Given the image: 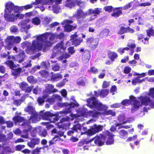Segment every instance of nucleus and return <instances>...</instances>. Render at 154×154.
<instances>
[{"mask_svg": "<svg viewBox=\"0 0 154 154\" xmlns=\"http://www.w3.org/2000/svg\"><path fill=\"white\" fill-rule=\"evenodd\" d=\"M121 104L124 106H127L131 104L130 100L128 99H125L121 102Z\"/></svg>", "mask_w": 154, "mask_h": 154, "instance_id": "49", "label": "nucleus"}, {"mask_svg": "<svg viewBox=\"0 0 154 154\" xmlns=\"http://www.w3.org/2000/svg\"><path fill=\"white\" fill-rule=\"evenodd\" d=\"M137 135H135L133 137H130L128 138L126 140L127 142H129L132 141H135L137 138Z\"/></svg>", "mask_w": 154, "mask_h": 154, "instance_id": "60", "label": "nucleus"}, {"mask_svg": "<svg viewBox=\"0 0 154 154\" xmlns=\"http://www.w3.org/2000/svg\"><path fill=\"white\" fill-rule=\"evenodd\" d=\"M13 39L14 44H17L20 42L21 40V38L20 36L14 37L13 36Z\"/></svg>", "mask_w": 154, "mask_h": 154, "instance_id": "58", "label": "nucleus"}, {"mask_svg": "<svg viewBox=\"0 0 154 154\" xmlns=\"http://www.w3.org/2000/svg\"><path fill=\"white\" fill-rule=\"evenodd\" d=\"M127 47L123 48L124 50L128 51L130 49H134L136 47V45L134 43H128L127 45Z\"/></svg>", "mask_w": 154, "mask_h": 154, "instance_id": "44", "label": "nucleus"}, {"mask_svg": "<svg viewBox=\"0 0 154 154\" xmlns=\"http://www.w3.org/2000/svg\"><path fill=\"white\" fill-rule=\"evenodd\" d=\"M52 69L55 71H58L60 70V66L57 63L52 65Z\"/></svg>", "mask_w": 154, "mask_h": 154, "instance_id": "53", "label": "nucleus"}, {"mask_svg": "<svg viewBox=\"0 0 154 154\" xmlns=\"http://www.w3.org/2000/svg\"><path fill=\"white\" fill-rule=\"evenodd\" d=\"M12 120L15 123H17L23 122L25 119L24 117L17 115L15 116L13 118Z\"/></svg>", "mask_w": 154, "mask_h": 154, "instance_id": "27", "label": "nucleus"}, {"mask_svg": "<svg viewBox=\"0 0 154 154\" xmlns=\"http://www.w3.org/2000/svg\"><path fill=\"white\" fill-rule=\"evenodd\" d=\"M54 114L51 113L50 112L47 111L42 114V117L44 120H48L50 117H54Z\"/></svg>", "mask_w": 154, "mask_h": 154, "instance_id": "25", "label": "nucleus"}, {"mask_svg": "<svg viewBox=\"0 0 154 154\" xmlns=\"http://www.w3.org/2000/svg\"><path fill=\"white\" fill-rule=\"evenodd\" d=\"M10 30L11 32L15 33L18 32V29L17 26L13 25L11 27Z\"/></svg>", "mask_w": 154, "mask_h": 154, "instance_id": "59", "label": "nucleus"}, {"mask_svg": "<svg viewBox=\"0 0 154 154\" xmlns=\"http://www.w3.org/2000/svg\"><path fill=\"white\" fill-rule=\"evenodd\" d=\"M41 68L48 69L50 66V63L48 61H42L40 64Z\"/></svg>", "mask_w": 154, "mask_h": 154, "instance_id": "40", "label": "nucleus"}, {"mask_svg": "<svg viewBox=\"0 0 154 154\" xmlns=\"http://www.w3.org/2000/svg\"><path fill=\"white\" fill-rule=\"evenodd\" d=\"M125 23H122L119 26L120 29L117 32L118 34L122 35L125 33L129 32L131 33H133L134 32V30L131 28L129 26L125 27Z\"/></svg>", "mask_w": 154, "mask_h": 154, "instance_id": "7", "label": "nucleus"}, {"mask_svg": "<svg viewBox=\"0 0 154 154\" xmlns=\"http://www.w3.org/2000/svg\"><path fill=\"white\" fill-rule=\"evenodd\" d=\"M108 58L112 61H115L116 58L118 57L117 54L115 52L109 51L107 54Z\"/></svg>", "mask_w": 154, "mask_h": 154, "instance_id": "23", "label": "nucleus"}, {"mask_svg": "<svg viewBox=\"0 0 154 154\" xmlns=\"http://www.w3.org/2000/svg\"><path fill=\"white\" fill-rule=\"evenodd\" d=\"M122 7H116L115 8L114 10L116 9V11L113 12L111 14L112 16L115 17H119L121 14H122V10L120 9H122Z\"/></svg>", "mask_w": 154, "mask_h": 154, "instance_id": "24", "label": "nucleus"}, {"mask_svg": "<svg viewBox=\"0 0 154 154\" xmlns=\"http://www.w3.org/2000/svg\"><path fill=\"white\" fill-rule=\"evenodd\" d=\"M139 99L142 105H149L151 108H154V100H151L150 98L147 96H141Z\"/></svg>", "mask_w": 154, "mask_h": 154, "instance_id": "5", "label": "nucleus"}, {"mask_svg": "<svg viewBox=\"0 0 154 154\" xmlns=\"http://www.w3.org/2000/svg\"><path fill=\"white\" fill-rule=\"evenodd\" d=\"M5 10L6 12L11 13L12 11H14L15 13L16 6L11 2H8L6 3L5 5Z\"/></svg>", "mask_w": 154, "mask_h": 154, "instance_id": "13", "label": "nucleus"}, {"mask_svg": "<svg viewBox=\"0 0 154 154\" xmlns=\"http://www.w3.org/2000/svg\"><path fill=\"white\" fill-rule=\"evenodd\" d=\"M20 23L21 28L23 29H28L31 27L30 25H27V23H26V21H25L21 20L20 22Z\"/></svg>", "mask_w": 154, "mask_h": 154, "instance_id": "37", "label": "nucleus"}, {"mask_svg": "<svg viewBox=\"0 0 154 154\" xmlns=\"http://www.w3.org/2000/svg\"><path fill=\"white\" fill-rule=\"evenodd\" d=\"M131 68L129 66H125L123 70V72L125 74H128L131 71Z\"/></svg>", "mask_w": 154, "mask_h": 154, "instance_id": "62", "label": "nucleus"}, {"mask_svg": "<svg viewBox=\"0 0 154 154\" xmlns=\"http://www.w3.org/2000/svg\"><path fill=\"white\" fill-rule=\"evenodd\" d=\"M5 42L7 44L13 45L14 44L13 36H9L5 40Z\"/></svg>", "mask_w": 154, "mask_h": 154, "instance_id": "35", "label": "nucleus"}, {"mask_svg": "<svg viewBox=\"0 0 154 154\" xmlns=\"http://www.w3.org/2000/svg\"><path fill=\"white\" fill-rule=\"evenodd\" d=\"M99 39L98 38H94L92 37H89L86 40V43L90 48L95 49L98 44Z\"/></svg>", "mask_w": 154, "mask_h": 154, "instance_id": "8", "label": "nucleus"}, {"mask_svg": "<svg viewBox=\"0 0 154 154\" xmlns=\"http://www.w3.org/2000/svg\"><path fill=\"white\" fill-rule=\"evenodd\" d=\"M67 107L68 106L69 108L70 107V109H71L72 108H73L75 107H78L79 106V103L76 102V103H67Z\"/></svg>", "mask_w": 154, "mask_h": 154, "instance_id": "52", "label": "nucleus"}, {"mask_svg": "<svg viewBox=\"0 0 154 154\" xmlns=\"http://www.w3.org/2000/svg\"><path fill=\"white\" fill-rule=\"evenodd\" d=\"M117 131L118 134V136L120 138L125 139L127 138L128 133L127 131L124 129H121Z\"/></svg>", "mask_w": 154, "mask_h": 154, "instance_id": "18", "label": "nucleus"}, {"mask_svg": "<svg viewBox=\"0 0 154 154\" xmlns=\"http://www.w3.org/2000/svg\"><path fill=\"white\" fill-rule=\"evenodd\" d=\"M94 97H92L86 100L88 106L91 109L94 108L98 111H102L106 109V106L103 105L101 103H99Z\"/></svg>", "mask_w": 154, "mask_h": 154, "instance_id": "3", "label": "nucleus"}, {"mask_svg": "<svg viewBox=\"0 0 154 154\" xmlns=\"http://www.w3.org/2000/svg\"><path fill=\"white\" fill-rule=\"evenodd\" d=\"M4 63L7 65L8 66H9L11 69H13V68H16L17 66L16 65L12 60H7Z\"/></svg>", "mask_w": 154, "mask_h": 154, "instance_id": "30", "label": "nucleus"}, {"mask_svg": "<svg viewBox=\"0 0 154 154\" xmlns=\"http://www.w3.org/2000/svg\"><path fill=\"white\" fill-rule=\"evenodd\" d=\"M27 80L28 82L31 84H34L37 82V79H35L33 76L30 75L27 77Z\"/></svg>", "mask_w": 154, "mask_h": 154, "instance_id": "39", "label": "nucleus"}, {"mask_svg": "<svg viewBox=\"0 0 154 154\" xmlns=\"http://www.w3.org/2000/svg\"><path fill=\"white\" fill-rule=\"evenodd\" d=\"M117 119L119 122L121 123L122 124L126 123L127 121L125 116L123 114L119 115L117 117Z\"/></svg>", "mask_w": 154, "mask_h": 154, "instance_id": "31", "label": "nucleus"}, {"mask_svg": "<svg viewBox=\"0 0 154 154\" xmlns=\"http://www.w3.org/2000/svg\"><path fill=\"white\" fill-rule=\"evenodd\" d=\"M113 8L112 6H107L104 7L103 9L105 11H107L109 13L111 12L112 11H114V10L113 9Z\"/></svg>", "mask_w": 154, "mask_h": 154, "instance_id": "50", "label": "nucleus"}, {"mask_svg": "<svg viewBox=\"0 0 154 154\" xmlns=\"http://www.w3.org/2000/svg\"><path fill=\"white\" fill-rule=\"evenodd\" d=\"M50 22V19L48 18V17H46L42 21V23L43 25L45 26H46L49 24Z\"/></svg>", "mask_w": 154, "mask_h": 154, "instance_id": "57", "label": "nucleus"}, {"mask_svg": "<svg viewBox=\"0 0 154 154\" xmlns=\"http://www.w3.org/2000/svg\"><path fill=\"white\" fill-rule=\"evenodd\" d=\"M23 72L22 69L21 67H19L15 69L13 68L12 69L11 74L14 76L15 78H16L20 76L21 73Z\"/></svg>", "mask_w": 154, "mask_h": 154, "instance_id": "15", "label": "nucleus"}, {"mask_svg": "<svg viewBox=\"0 0 154 154\" xmlns=\"http://www.w3.org/2000/svg\"><path fill=\"white\" fill-rule=\"evenodd\" d=\"M64 52L62 51L61 55L58 57V60H62L63 59H67L70 57L71 55L70 54L66 52L64 53Z\"/></svg>", "mask_w": 154, "mask_h": 154, "instance_id": "33", "label": "nucleus"}, {"mask_svg": "<svg viewBox=\"0 0 154 154\" xmlns=\"http://www.w3.org/2000/svg\"><path fill=\"white\" fill-rule=\"evenodd\" d=\"M25 147L24 145L19 144L17 145L15 147V150L17 151H21Z\"/></svg>", "mask_w": 154, "mask_h": 154, "instance_id": "55", "label": "nucleus"}, {"mask_svg": "<svg viewBox=\"0 0 154 154\" xmlns=\"http://www.w3.org/2000/svg\"><path fill=\"white\" fill-rule=\"evenodd\" d=\"M39 115L36 112L31 114V116L28 120L30 121L31 120L32 122L33 123L35 122L38 121L39 118Z\"/></svg>", "mask_w": 154, "mask_h": 154, "instance_id": "22", "label": "nucleus"}, {"mask_svg": "<svg viewBox=\"0 0 154 154\" xmlns=\"http://www.w3.org/2000/svg\"><path fill=\"white\" fill-rule=\"evenodd\" d=\"M47 134V131L45 129H44L42 131H40L39 134L42 137H45Z\"/></svg>", "mask_w": 154, "mask_h": 154, "instance_id": "61", "label": "nucleus"}, {"mask_svg": "<svg viewBox=\"0 0 154 154\" xmlns=\"http://www.w3.org/2000/svg\"><path fill=\"white\" fill-rule=\"evenodd\" d=\"M88 144V142L86 139H84L79 141L78 143V146L79 147L83 146L85 144Z\"/></svg>", "mask_w": 154, "mask_h": 154, "instance_id": "47", "label": "nucleus"}, {"mask_svg": "<svg viewBox=\"0 0 154 154\" xmlns=\"http://www.w3.org/2000/svg\"><path fill=\"white\" fill-rule=\"evenodd\" d=\"M40 75L43 78H47L49 77V72L45 70H42L39 72Z\"/></svg>", "mask_w": 154, "mask_h": 154, "instance_id": "36", "label": "nucleus"}, {"mask_svg": "<svg viewBox=\"0 0 154 154\" xmlns=\"http://www.w3.org/2000/svg\"><path fill=\"white\" fill-rule=\"evenodd\" d=\"M107 134H105V131L103 134H100V136H96L95 137V140L94 142L95 144L99 146H102L104 145L106 141V136Z\"/></svg>", "mask_w": 154, "mask_h": 154, "instance_id": "6", "label": "nucleus"}, {"mask_svg": "<svg viewBox=\"0 0 154 154\" xmlns=\"http://www.w3.org/2000/svg\"><path fill=\"white\" fill-rule=\"evenodd\" d=\"M50 35V33L47 32L37 36L36 40L32 41L29 50L34 52L37 49L41 51L43 49V51L45 52L48 48L51 47L52 44L51 42L47 40Z\"/></svg>", "mask_w": 154, "mask_h": 154, "instance_id": "1", "label": "nucleus"}, {"mask_svg": "<svg viewBox=\"0 0 154 154\" xmlns=\"http://www.w3.org/2000/svg\"><path fill=\"white\" fill-rule=\"evenodd\" d=\"M88 72L91 73L96 74L98 73V70L95 67L93 66L90 67V69L88 70Z\"/></svg>", "mask_w": 154, "mask_h": 154, "instance_id": "43", "label": "nucleus"}, {"mask_svg": "<svg viewBox=\"0 0 154 154\" xmlns=\"http://www.w3.org/2000/svg\"><path fill=\"white\" fill-rule=\"evenodd\" d=\"M66 107L65 109L61 112L65 115L70 113L71 112V109H70V107L69 108L68 106Z\"/></svg>", "mask_w": 154, "mask_h": 154, "instance_id": "54", "label": "nucleus"}, {"mask_svg": "<svg viewBox=\"0 0 154 154\" xmlns=\"http://www.w3.org/2000/svg\"><path fill=\"white\" fill-rule=\"evenodd\" d=\"M42 149L41 147H37L32 151L31 154H39V153L41 152L40 150Z\"/></svg>", "mask_w": 154, "mask_h": 154, "instance_id": "56", "label": "nucleus"}, {"mask_svg": "<svg viewBox=\"0 0 154 154\" xmlns=\"http://www.w3.org/2000/svg\"><path fill=\"white\" fill-rule=\"evenodd\" d=\"M20 88L26 93H29L31 92L33 88V86H29L28 84L24 82H22L19 84Z\"/></svg>", "mask_w": 154, "mask_h": 154, "instance_id": "10", "label": "nucleus"}, {"mask_svg": "<svg viewBox=\"0 0 154 154\" xmlns=\"http://www.w3.org/2000/svg\"><path fill=\"white\" fill-rule=\"evenodd\" d=\"M30 122L28 120H25L23 124H21L22 128L23 129V132L26 134L27 133L31 130L32 127L30 125Z\"/></svg>", "mask_w": 154, "mask_h": 154, "instance_id": "12", "label": "nucleus"}, {"mask_svg": "<svg viewBox=\"0 0 154 154\" xmlns=\"http://www.w3.org/2000/svg\"><path fill=\"white\" fill-rule=\"evenodd\" d=\"M65 6L67 7L72 8V7L75 6L74 0L71 1L70 2L67 3L65 4Z\"/></svg>", "mask_w": 154, "mask_h": 154, "instance_id": "51", "label": "nucleus"}, {"mask_svg": "<svg viewBox=\"0 0 154 154\" xmlns=\"http://www.w3.org/2000/svg\"><path fill=\"white\" fill-rule=\"evenodd\" d=\"M141 103L138 100H136L133 103V108L135 110L138 109L142 106Z\"/></svg>", "mask_w": 154, "mask_h": 154, "instance_id": "38", "label": "nucleus"}, {"mask_svg": "<svg viewBox=\"0 0 154 154\" xmlns=\"http://www.w3.org/2000/svg\"><path fill=\"white\" fill-rule=\"evenodd\" d=\"M107 107L106 106V109L103 111H104V115H111L112 116H116V113L115 112H113L111 109L107 110Z\"/></svg>", "mask_w": 154, "mask_h": 154, "instance_id": "34", "label": "nucleus"}, {"mask_svg": "<svg viewBox=\"0 0 154 154\" xmlns=\"http://www.w3.org/2000/svg\"><path fill=\"white\" fill-rule=\"evenodd\" d=\"M32 23L35 25L38 26L41 23V20L38 17H35L32 19Z\"/></svg>", "mask_w": 154, "mask_h": 154, "instance_id": "42", "label": "nucleus"}, {"mask_svg": "<svg viewBox=\"0 0 154 154\" xmlns=\"http://www.w3.org/2000/svg\"><path fill=\"white\" fill-rule=\"evenodd\" d=\"M25 57V54L24 51L20 49L18 54L14 56H12V59L14 61H18L19 63H20L24 60Z\"/></svg>", "mask_w": 154, "mask_h": 154, "instance_id": "9", "label": "nucleus"}, {"mask_svg": "<svg viewBox=\"0 0 154 154\" xmlns=\"http://www.w3.org/2000/svg\"><path fill=\"white\" fill-rule=\"evenodd\" d=\"M77 25L76 24H74V26L69 24H66L64 26V31L69 32L76 29Z\"/></svg>", "mask_w": 154, "mask_h": 154, "instance_id": "17", "label": "nucleus"}, {"mask_svg": "<svg viewBox=\"0 0 154 154\" xmlns=\"http://www.w3.org/2000/svg\"><path fill=\"white\" fill-rule=\"evenodd\" d=\"M65 35L64 33L62 32H60L59 34H57L56 35V38H59L60 40L63 39Z\"/></svg>", "mask_w": 154, "mask_h": 154, "instance_id": "64", "label": "nucleus"}, {"mask_svg": "<svg viewBox=\"0 0 154 154\" xmlns=\"http://www.w3.org/2000/svg\"><path fill=\"white\" fill-rule=\"evenodd\" d=\"M52 74L51 76V80L53 81H57L63 78V75L60 73H54L53 72L51 73Z\"/></svg>", "mask_w": 154, "mask_h": 154, "instance_id": "19", "label": "nucleus"}, {"mask_svg": "<svg viewBox=\"0 0 154 154\" xmlns=\"http://www.w3.org/2000/svg\"><path fill=\"white\" fill-rule=\"evenodd\" d=\"M83 41V39L81 37H79L72 41V45L77 47Z\"/></svg>", "mask_w": 154, "mask_h": 154, "instance_id": "29", "label": "nucleus"}, {"mask_svg": "<svg viewBox=\"0 0 154 154\" xmlns=\"http://www.w3.org/2000/svg\"><path fill=\"white\" fill-rule=\"evenodd\" d=\"M23 100L21 99L14 100L13 101V103L16 106H18L20 105Z\"/></svg>", "mask_w": 154, "mask_h": 154, "instance_id": "48", "label": "nucleus"}, {"mask_svg": "<svg viewBox=\"0 0 154 154\" xmlns=\"http://www.w3.org/2000/svg\"><path fill=\"white\" fill-rule=\"evenodd\" d=\"M91 128L95 134L102 130L103 126L102 125H97L96 124H95Z\"/></svg>", "mask_w": 154, "mask_h": 154, "instance_id": "26", "label": "nucleus"}, {"mask_svg": "<svg viewBox=\"0 0 154 154\" xmlns=\"http://www.w3.org/2000/svg\"><path fill=\"white\" fill-rule=\"evenodd\" d=\"M101 10V8H95L93 10L91 9H89L85 12L81 8H79L76 10V12L73 15V17L77 20L78 24H81L84 20L85 19L87 16L91 14H94V15L90 17V20H92L97 18V15L100 14Z\"/></svg>", "mask_w": 154, "mask_h": 154, "instance_id": "2", "label": "nucleus"}, {"mask_svg": "<svg viewBox=\"0 0 154 154\" xmlns=\"http://www.w3.org/2000/svg\"><path fill=\"white\" fill-rule=\"evenodd\" d=\"M68 53L71 54H72L75 53V51L74 49V47L73 46H71L67 48Z\"/></svg>", "mask_w": 154, "mask_h": 154, "instance_id": "63", "label": "nucleus"}, {"mask_svg": "<svg viewBox=\"0 0 154 154\" xmlns=\"http://www.w3.org/2000/svg\"><path fill=\"white\" fill-rule=\"evenodd\" d=\"M64 43L63 41H61L59 43L57 44L54 47L53 53L51 56V58H54L56 56H58L61 54L62 51H65L66 49V47L64 45Z\"/></svg>", "mask_w": 154, "mask_h": 154, "instance_id": "4", "label": "nucleus"}, {"mask_svg": "<svg viewBox=\"0 0 154 154\" xmlns=\"http://www.w3.org/2000/svg\"><path fill=\"white\" fill-rule=\"evenodd\" d=\"M25 112H28L29 114L31 115L36 112L35 108L31 106H28L24 109Z\"/></svg>", "mask_w": 154, "mask_h": 154, "instance_id": "28", "label": "nucleus"}, {"mask_svg": "<svg viewBox=\"0 0 154 154\" xmlns=\"http://www.w3.org/2000/svg\"><path fill=\"white\" fill-rule=\"evenodd\" d=\"M4 17L8 21L14 22L15 20V14L6 13L4 14Z\"/></svg>", "mask_w": 154, "mask_h": 154, "instance_id": "20", "label": "nucleus"}, {"mask_svg": "<svg viewBox=\"0 0 154 154\" xmlns=\"http://www.w3.org/2000/svg\"><path fill=\"white\" fill-rule=\"evenodd\" d=\"M60 138L57 135H55L51 140L48 141L49 145L47 147H50L56 144L57 141H60Z\"/></svg>", "mask_w": 154, "mask_h": 154, "instance_id": "21", "label": "nucleus"}, {"mask_svg": "<svg viewBox=\"0 0 154 154\" xmlns=\"http://www.w3.org/2000/svg\"><path fill=\"white\" fill-rule=\"evenodd\" d=\"M95 134L92 128L91 127L89 129H88L85 132H81V135L85 134L88 136H91Z\"/></svg>", "mask_w": 154, "mask_h": 154, "instance_id": "32", "label": "nucleus"}, {"mask_svg": "<svg viewBox=\"0 0 154 154\" xmlns=\"http://www.w3.org/2000/svg\"><path fill=\"white\" fill-rule=\"evenodd\" d=\"M40 139L38 137H33L31 138L29 142L27 143V145L30 147L33 148L36 145L40 143Z\"/></svg>", "mask_w": 154, "mask_h": 154, "instance_id": "14", "label": "nucleus"}, {"mask_svg": "<svg viewBox=\"0 0 154 154\" xmlns=\"http://www.w3.org/2000/svg\"><path fill=\"white\" fill-rule=\"evenodd\" d=\"M108 134L107 136H106V141L105 142L106 144L108 145H111L113 144L114 142V135L112 134V133L108 131H105V134Z\"/></svg>", "mask_w": 154, "mask_h": 154, "instance_id": "11", "label": "nucleus"}, {"mask_svg": "<svg viewBox=\"0 0 154 154\" xmlns=\"http://www.w3.org/2000/svg\"><path fill=\"white\" fill-rule=\"evenodd\" d=\"M109 91V90L107 89H102L99 93V95L102 97H105L108 95Z\"/></svg>", "mask_w": 154, "mask_h": 154, "instance_id": "41", "label": "nucleus"}, {"mask_svg": "<svg viewBox=\"0 0 154 154\" xmlns=\"http://www.w3.org/2000/svg\"><path fill=\"white\" fill-rule=\"evenodd\" d=\"M91 52L88 49L85 50L82 54V59L84 61L88 62L91 57Z\"/></svg>", "mask_w": 154, "mask_h": 154, "instance_id": "16", "label": "nucleus"}, {"mask_svg": "<svg viewBox=\"0 0 154 154\" xmlns=\"http://www.w3.org/2000/svg\"><path fill=\"white\" fill-rule=\"evenodd\" d=\"M146 32L148 36L150 37L151 36H154V30L151 28L146 30Z\"/></svg>", "mask_w": 154, "mask_h": 154, "instance_id": "45", "label": "nucleus"}, {"mask_svg": "<svg viewBox=\"0 0 154 154\" xmlns=\"http://www.w3.org/2000/svg\"><path fill=\"white\" fill-rule=\"evenodd\" d=\"M82 128V126L79 124H77L73 126L72 128V129L73 131L77 132L78 130L81 131Z\"/></svg>", "mask_w": 154, "mask_h": 154, "instance_id": "46", "label": "nucleus"}]
</instances>
